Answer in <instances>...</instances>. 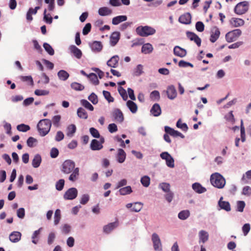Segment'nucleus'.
<instances>
[{"mask_svg":"<svg viewBox=\"0 0 251 251\" xmlns=\"http://www.w3.org/2000/svg\"><path fill=\"white\" fill-rule=\"evenodd\" d=\"M51 126V122L48 119L41 120L37 124V129L40 135L45 136L50 131Z\"/></svg>","mask_w":251,"mask_h":251,"instance_id":"nucleus-1","label":"nucleus"},{"mask_svg":"<svg viewBox=\"0 0 251 251\" xmlns=\"http://www.w3.org/2000/svg\"><path fill=\"white\" fill-rule=\"evenodd\" d=\"M210 182L213 186L219 189L224 188L226 184L225 178L218 173H215L211 175L210 176Z\"/></svg>","mask_w":251,"mask_h":251,"instance_id":"nucleus-2","label":"nucleus"},{"mask_svg":"<svg viewBox=\"0 0 251 251\" xmlns=\"http://www.w3.org/2000/svg\"><path fill=\"white\" fill-rule=\"evenodd\" d=\"M136 32L138 35L142 37H147L155 34V29L150 26H139L136 28Z\"/></svg>","mask_w":251,"mask_h":251,"instance_id":"nucleus-3","label":"nucleus"},{"mask_svg":"<svg viewBox=\"0 0 251 251\" xmlns=\"http://www.w3.org/2000/svg\"><path fill=\"white\" fill-rule=\"evenodd\" d=\"M249 9V2L244 1L238 3L234 8V12L238 15H242L248 11Z\"/></svg>","mask_w":251,"mask_h":251,"instance_id":"nucleus-4","label":"nucleus"},{"mask_svg":"<svg viewBox=\"0 0 251 251\" xmlns=\"http://www.w3.org/2000/svg\"><path fill=\"white\" fill-rule=\"evenodd\" d=\"M242 31L239 29L233 30L227 32L226 35V39L228 43L233 42L241 35Z\"/></svg>","mask_w":251,"mask_h":251,"instance_id":"nucleus-5","label":"nucleus"},{"mask_svg":"<svg viewBox=\"0 0 251 251\" xmlns=\"http://www.w3.org/2000/svg\"><path fill=\"white\" fill-rule=\"evenodd\" d=\"M75 163L73 161L67 160L62 165V171L65 174L71 173L75 168Z\"/></svg>","mask_w":251,"mask_h":251,"instance_id":"nucleus-6","label":"nucleus"},{"mask_svg":"<svg viewBox=\"0 0 251 251\" xmlns=\"http://www.w3.org/2000/svg\"><path fill=\"white\" fill-rule=\"evenodd\" d=\"M160 157L166 161L168 167L173 168L175 167L174 159L173 157L167 151L162 152Z\"/></svg>","mask_w":251,"mask_h":251,"instance_id":"nucleus-7","label":"nucleus"},{"mask_svg":"<svg viewBox=\"0 0 251 251\" xmlns=\"http://www.w3.org/2000/svg\"><path fill=\"white\" fill-rule=\"evenodd\" d=\"M78 192L75 188L69 189L64 195V199L67 200L75 199L77 196Z\"/></svg>","mask_w":251,"mask_h":251,"instance_id":"nucleus-8","label":"nucleus"},{"mask_svg":"<svg viewBox=\"0 0 251 251\" xmlns=\"http://www.w3.org/2000/svg\"><path fill=\"white\" fill-rule=\"evenodd\" d=\"M151 240L153 242L154 249L155 251H161L162 244L158 235L155 233H153L151 237Z\"/></svg>","mask_w":251,"mask_h":251,"instance_id":"nucleus-9","label":"nucleus"},{"mask_svg":"<svg viewBox=\"0 0 251 251\" xmlns=\"http://www.w3.org/2000/svg\"><path fill=\"white\" fill-rule=\"evenodd\" d=\"M165 131L166 133L174 137L179 136L181 138H184V136L181 133L168 126H165Z\"/></svg>","mask_w":251,"mask_h":251,"instance_id":"nucleus-10","label":"nucleus"},{"mask_svg":"<svg viewBox=\"0 0 251 251\" xmlns=\"http://www.w3.org/2000/svg\"><path fill=\"white\" fill-rule=\"evenodd\" d=\"M220 35V31L219 28L216 26L214 27L211 31L210 41L214 43L219 38Z\"/></svg>","mask_w":251,"mask_h":251,"instance_id":"nucleus-11","label":"nucleus"},{"mask_svg":"<svg viewBox=\"0 0 251 251\" xmlns=\"http://www.w3.org/2000/svg\"><path fill=\"white\" fill-rule=\"evenodd\" d=\"M191 21V15L189 13H185L181 15L178 21L183 24L188 25L190 24Z\"/></svg>","mask_w":251,"mask_h":251,"instance_id":"nucleus-12","label":"nucleus"},{"mask_svg":"<svg viewBox=\"0 0 251 251\" xmlns=\"http://www.w3.org/2000/svg\"><path fill=\"white\" fill-rule=\"evenodd\" d=\"M113 117L115 120L120 123H122L124 119V115L121 110L115 109L113 112Z\"/></svg>","mask_w":251,"mask_h":251,"instance_id":"nucleus-13","label":"nucleus"},{"mask_svg":"<svg viewBox=\"0 0 251 251\" xmlns=\"http://www.w3.org/2000/svg\"><path fill=\"white\" fill-rule=\"evenodd\" d=\"M119 61V57L118 55H116L112 56L108 61L107 62V65L112 68H116L118 66V63Z\"/></svg>","mask_w":251,"mask_h":251,"instance_id":"nucleus-14","label":"nucleus"},{"mask_svg":"<svg viewBox=\"0 0 251 251\" xmlns=\"http://www.w3.org/2000/svg\"><path fill=\"white\" fill-rule=\"evenodd\" d=\"M174 53L176 56L183 57L186 56L187 52L185 49L176 46L174 49Z\"/></svg>","mask_w":251,"mask_h":251,"instance_id":"nucleus-15","label":"nucleus"},{"mask_svg":"<svg viewBox=\"0 0 251 251\" xmlns=\"http://www.w3.org/2000/svg\"><path fill=\"white\" fill-rule=\"evenodd\" d=\"M40 6H36L34 9L32 8H29L26 15V19L27 21L29 22L32 21L33 20L32 15H35L37 13V11L40 9Z\"/></svg>","mask_w":251,"mask_h":251,"instance_id":"nucleus-16","label":"nucleus"},{"mask_svg":"<svg viewBox=\"0 0 251 251\" xmlns=\"http://www.w3.org/2000/svg\"><path fill=\"white\" fill-rule=\"evenodd\" d=\"M167 94L169 99L171 100L174 99L177 95L175 87L173 85L170 86L167 90Z\"/></svg>","mask_w":251,"mask_h":251,"instance_id":"nucleus-17","label":"nucleus"},{"mask_svg":"<svg viewBox=\"0 0 251 251\" xmlns=\"http://www.w3.org/2000/svg\"><path fill=\"white\" fill-rule=\"evenodd\" d=\"M92 50L95 52H100L102 49V45L100 41H94L91 45Z\"/></svg>","mask_w":251,"mask_h":251,"instance_id":"nucleus-18","label":"nucleus"},{"mask_svg":"<svg viewBox=\"0 0 251 251\" xmlns=\"http://www.w3.org/2000/svg\"><path fill=\"white\" fill-rule=\"evenodd\" d=\"M70 50L71 53L77 59H80L81 57L82 53L81 50L75 45L71 46L70 47Z\"/></svg>","mask_w":251,"mask_h":251,"instance_id":"nucleus-19","label":"nucleus"},{"mask_svg":"<svg viewBox=\"0 0 251 251\" xmlns=\"http://www.w3.org/2000/svg\"><path fill=\"white\" fill-rule=\"evenodd\" d=\"M120 33L119 32H113L110 36V42L112 46H115L120 39Z\"/></svg>","mask_w":251,"mask_h":251,"instance_id":"nucleus-20","label":"nucleus"},{"mask_svg":"<svg viewBox=\"0 0 251 251\" xmlns=\"http://www.w3.org/2000/svg\"><path fill=\"white\" fill-rule=\"evenodd\" d=\"M231 25L234 27H238L244 25V21L240 18H232L230 21Z\"/></svg>","mask_w":251,"mask_h":251,"instance_id":"nucleus-21","label":"nucleus"},{"mask_svg":"<svg viewBox=\"0 0 251 251\" xmlns=\"http://www.w3.org/2000/svg\"><path fill=\"white\" fill-rule=\"evenodd\" d=\"M21 238V233L18 231H13L9 235V240L13 243L18 242Z\"/></svg>","mask_w":251,"mask_h":251,"instance_id":"nucleus-22","label":"nucleus"},{"mask_svg":"<svg viewBox=\"0 0 251 251\" xmlns=\"http://www.w3.org/2000/svg\"><path fill=\"white\" fill-rule=\"evenodd\" d=\"M116 157L118 162L120 163H123L126 158V153L125 151L123 149H119L118 150V153Z\"/></svg>","mask_w":251,"mask_h":251,"instance_id":"nucleus-23","label":"nucleus"},{"mask_svg":"<svg viewBox=\"0 0 251 251\" xmlns=\"http://www.w3.org/2000/svg\"><path fill=\"white\" fill-rule=\"evenodd\" d=\"M151 113L155 117L158 116L161 114V110L160 106L157 103L154 104L151 109Z\"/></svg>","mask_w":251,"mask_h":251,"instance_id":"nucleus-24","label":"nucleus"},{"mask_svg":"<svg viewBox=\"0 0 251 251\" xmlns=\"http://www.w3.org/2000/svg\"><path fill=\"white\" fill-rule=\"evenodd\" d=\"M112 10L107 7H102L99 8L98 13L101 16H108L111 14Z\"/></svg>","mask_w":251,"mask_h":251,"instance_id":"nucleus-25","label":"nucleus"},{"mask_svg":"<svg viewBox=\"0 0 251 251\" xmlns=\"http://www.w3.org/2000/svg\"><path fill=\"white\" fill-rule=\"evenodd\" d=\"M223 198L221 197L219 201L218 204L221 209H224L226 211H229L231 210L230 205L228 201H222Z\"/></svg>","mask_w":251,"mask_h":251,"instance_id":"nucleus-26","label":"nucleus"},{"mask_svg":"<svg viewBox=\"0 0 251 251\" xmlns=\"http://www.w3.org/2000/svg\"><path fill=\"white\" fill-rule=\"evenodd\" d=\"M193 189L197 193L201 194L206 191L205 188L202 187L199 183H195L192 185Z\"/></svg>","mask_w":251,"mask_h":251,"instance_id":"nucleus-27","label":"nucleus"},{"mask_svg":"<svg viewBox=\"0 0 251 251\" xmlns=\"http://www.w3.org/2000/svg\"><path fill=\"white\" fill-rule=\"evenodd\" d=\"M102 145L99 141L96 139L92 140L91 143V148L92 150H100L102 149Z\"/></svg>","mask_w":251,"mask_h":251,"instance_id":"nucleus-28","label":"nucleus"},{"mask_svg":"<svg viewBox=\"0 0 251 251\" xmlns=\"http://www.w3.org/2000/svg\"><path fill=\"white\" fill-rule=\"evenodd\" d=\"M152 50V46L150 43H146L143 45L141 49L142 52L145 54L150 53Z\"/></svg>","mask_w":251,"mask_h":251,"instance_id":"nucleus-29","label":"nucleus"},{"mask_svg":"<svg viewBox=\"0 0 251 251\" xmlns=\"http://www.w3.org/2000/svg\"><path fill=\"white\" fill-rule=\"evenodd\" d=\"M199 235L200 242H202L203 243H204L208 240L209 235L207 232L202 230L199 232Z\"/></svg>","mask_w":251,"mask_h":251,"instance_id":"nucleus-30","label":"nucleus"},{"mask_svg":"<svg viewBox=\"0 0 251 251\" xmlns=\"http://www.w3.org/2000/svg\"><path fill=\"white\" fill-rule=\"evenodd\" d=\"M117 222L111 223L103 227V230L105 233H108L112 231L114 228L118 226Z\"/></svg>","mask_w":251,"mask_h":251,"instance_id":"nucleus-31","label":"nucleus"},{"mask_svg":"<svg viewBox=\"0 0 251 251\" xmlns=\"http://www.w3.org/2000/svg\"><path fill=\"white\" fill-rule=\"evenodd\" d=\"M127 20V17L124 15L118 16L114 17L112 19V24L114 25H118L121 22L125 21Z\"/></svg>","mask_w":251,"mask_h":251,"instance_id":"nucleus-32","label":"nucleus"},{"mask_svg":"<svg viewBox=\"0 0 251 251\" xmlns=\"http://www.w3.org/2000/svg\"><path fill=\"white\" fill-rule=\"evenodd\" d=\"M72 173L70 176L69 177V179L72 181H75L79 176V168H75L74 169V170L72 172Z\"/></svg>","mask_w":251,"mask_h":251,"instance_id":"nucleus-33","label":"nucleus"},{"mask_svg":"<svg viewBox=\"0 0 251 251\" xmlns=\"http://www.w3.org/2000/svg\"><path fill=\"white\" fill-rule=\"evenodd\" d=\"M126 105L132 113H135L136 112L137 110V106L135 102L129 100L126 102Z\"/></svg>","mask_w":251,"mask_h":251,"instance_id":"nucleus-34","label":"nucleus"},{"mask_svg":"<svg viewBox=\"0 0 251 251\" xmlns=\"http://www.w3.org/2000/svg\"><path fill=\"white\" fill-rule=\"evenodd\" d=\"M41 162V157L39 154H36L34 156L32 161V165L34 168L38 167Z\"/></svg>","mask_w":251,"mask_h":251,"instance_id":"nucleus-35","label":"nucleus"},{"mask_svg":"<svg viewBox=\"0 0 251 251\" xmlns=\"http://www.w3.org/2000/svg\"><path fill=\"white\" fill-rule=\"evenodd\" d=\"M77 116L81 119H86L88 118V114L86 110L82 108L79 107L77 110Z\"/></svg>","mask_w":251,"mask_h":251,"instance_id":"nucleus-36","label":"nucleus"},{"mask_svg":"<svg viewBox=\"0 0 251 251\" xmlns=\"http://www.w3.org/2000/svg\"><path fill=\"white\" fill-rule=\"evenodd\" d=\"M190 211L188 210H184L178 213V217L180 220H185L190 216Z\"/></svg>","mask_w":251,"mask_h":251,"instance_id":"nucleus-37","label":"nucleus"},{"mask_svg":"<svg viewBox=\"0 0 251 251\" xmlns=\"http://www.w3.org/2000/svg\"><path fill=\"white\" fill-rule=\"evenodd\" d=\"M76 129V128L75 125L71 124V125H69L67 127V136H70V137H72L73 136L75 132Z\"/></svg>","mask_w":251,"mask_h":251,"instance_id":"nucleus-38","label":"nucleus"},{"mask_svg":"<svg viewBox=\"0 0 251 251\" xmlns=\"http://www.w3.org/2000/svg\"><path fill=\"white\" fill-rule=\"evenodd\" d=\"M57 75L59 79L64 81L67 80L69 76V74L63 70L59 71Z\"/></svg>","mask_w":251,"mask_h":251,"instance_id":"nucleus-39","label":"nucleus"},{"mask_svg":"<svg viewBox=\"0 0 251 251\" xmlns=\"http://www.w3.org/2000/svg\"><path fill=\"white\" fill-rule=\"evenodd\" d=\"M71 88L75 91H82L84 89V86L80 83L74 82L71 84Z\"/></svg>","mask_w":251,"mask_h":251,"instance_id":"nucleus-40","label":"nucleus"},{"mask_svg":"<svg viewBox=\"0 0 251 251\" xmlns=\"http://www.w3.org/2000/svg\"><path fill=\"white\" fill-rule=\"evenodd\" d=\"M131 192V188L129 186L122 188L119 190V193L121 195H126L127 194H129Z\"/></svg>","mask_w":251,"mask_h":251,"instance_id":"nucleus-41","label":"nucleus"},{"mask_svg":"<svg viewBox=\"0 0 251 251\" xmlns=\"http://www.w3.org/2000/svg\"><path fill=\"white\" fill-rule=\"evenodd\" d=\"M20 79L24 82H27V83H29V84L33 86L34 84L33 80L31 77V76H20Z\"/></svg>","mask_w":251,"mask_h":251,"instance_id":"nucleus-42","label":"nucleus"},{"mask_svg":"<svg viewBox=\"0 0 251 251\" xmlns=\"http://www.w3.org/2000/svg\"><path fill=\"white\" fill-rule=\"evenodd\" d=\"M43 47L46 51L50 55H53L54 54V51L51 46L48 43H45L43 44Z\"/></svg>","mask_w":251,"mask_h":251,"instance_id":"nucleus-43","label":"nucleus"},{"mask_svg":"<svg viewBox=\"0 0 251 251\" xmlns=\"http://www.w3.org/2000/svg\"><path fill=\"white\" fill-rule=\"evenodd\" d=\"M87 77L90 79L91 82L95 85H98L99 81L98 79L97 75L94 73H91Z\"/></svg>","mask_w":251,"mask_h":251,"instance_id":"nucleus-44","label":"nucleus"},{"mask_svg":"<svg viewBox=\"0 0 251 251\" xmlns=\"http://www.w3.org/2000/svg\"><path fill=\"white\" fill-rule=\"evenodd\" d=\"M176 126L178 128L181 129L183 131H187L188 127L186 124L182 123L181 119H179L176 124Z\"/></svg>","mask_w":251,"mask_h":251,"instance_id":"nucleus-45","label":"nucleus"},{"mask_svg":"<svg viewBox=\"0 0 251 251\" xmlns=\"http://www.w3.org/2000/svg\"><path fill=\"white\" fill-rule=\"evenodd\" d=\"M61 120L60 115H55L52 118V122L54 126L58 127L60 126V122Z\"/></svg>","mask_w":251,"mask_h":251,"instance_id":"nucleus-46","label":"nucleus"},{"mask_svg":"<svg viewBox=\"0 0 251 251\" xmlns=\"http://www.w3.org/2000/svg\"><path fill=\"white\" fill-rule=\"evenodd\" d=\"M81 103L84 107L90 111H93L94 110V107L93 105L87 100H81Z\"/></svg>","mask_w":251,"mask_h":251,"instance_id":"nucleus-47","label":"nucleus"},{"mask_svg":"<svg viewBox=\"0 0 251 251\" xmlns=\"http://www.w3.org/2000/svg\"><path fill=\"white\" fill-rule=\"evenodd\" d=\"M141 182L144 187H148L150 184V178L148 176H144L141 178Z\"/></svg>","mask_w":251,"mask_h":251,"instance_id":"nucleus-48","label":"nucleus"},{"mask_svg":"<svg viewBox=\"0 0 251 251\" xmlns=\"http://www.w3.org/2000/svg\"><path fill=\"white\" fill-rule=\"evenodd\" d=\"M18 130L22 132H26L30 129V126L24 124L18 125L17 126Z\"/></svg>","mask_w":251,"mask_h":251,"instance_id":"nucleus-49","label":"nucleus"},{"mask_svg":"<svg viewBox=\"0 0 251 251\" xmlns=\"http://www.w3.org/2000/svg\"><path fill=\"white\" fill-rule=\"evenodd\" d=\"M65 181L63 179H59L55 184V188L58 191H61L64 186Z\"/></svg>","mask_w":251,"mask_h":251,"instance_id":"nucleus-50","label":"nucleus"},{"mask_svg":"<svg viewBox=\"0 0 251 251\" xmlns=\"http://www.w3.org/2000/svg\"><path fill=\"white\" fill-rule=\"evenodd\" d=\"M159 187L165 192L170 191V185L168 183L163 182L159 184Z\"/></svg>","mask_w":251,"mask_h":251,"instance_id":"nucleus-51","label":"nucleus"},{"mask_svg":"<svg viewBox=\"0 0 251 251\" xmlns=\"http://www.w3.org/2000/svg\"><path fill=\"white\" fill-rule=\"evenodd\" d=\"M103 95L104 97V98L109 102H113L114 101V98L111 96V94L110 92L107 91H103Z\"/></svg>","mask_w":251,"mask_h":251,"instance_id":"nucleus-52","label":"nucleus"},{"mask_svg":"<svg viewBox=\"0 0 251 251\" xmlns=\"http://www.w3.org/2000/svg\"><path fill=\"white\" fill-rule=\"evenodd\" d=\"M118 91L123 99L124 100H126L127 99V95L125 89H124L122 86H120L118 88Z\"/></svg>","mask_w":251,"mask_h":251,"instance_id":"nucleus-53","label":"nucleus"},{"mask_svg":"<svg viewBox=\"0 0 251 251\" xmlns=\"http://www.w3.org/2000/svg\"><path fill=\"white\" fill-rule=\"evenodd\" d=\"M37 142V140L36 139L32 137H30L27 140L26 144L29 147L32 148L34 146V144L36 143Z\"/></svg>","mask_w":251,"mask_h":251,"instance_id":"nucleus-54","label":"nucleus"},{"mask_svg":"<svg viewBox=\"0 0 251 251\" xmlns=\"http://www.w3.org/2000/svg\"><path fill=\"white\" fill-rule=\"evenodd\" d=\"M142 208V204L141 202H135L133 204V206L131 209L132 211L139 212Z\"/></svg>","mask_w":251,"mask_h":251,"instance_id":"nucleus-55","label":"nucleus"},{"mask_svg":"<svg viewBox=\"0 0 251 251\" xmlns=\"http://www.w3.org/2000/svg\"><path fill=\"white\" fill-rule=\"evenodd\" d=\"M143 73V66L141 64L138 65L135 69L134 75L135 76H139Z\"/></svg>","mask_w":251,"mask_h":251,"instance_id":"nucleus-56","label":"nucleus"},{"mask_svg":"<svg viewBox=\"0 0 251 251\" xmlns=\"http://www.w3.org/2000/svg\"><path fill=\"white\" fill-rule=\"evenodd\" d=\"M47 10L45 9L44 12V20L47 24H50L52 22V18L50 14H46Z\"/></svg>","mask_w":251,"mask_h":251,"instance_id":"nucleus-57","label":"nucleus"},{"mask_svg":"<svg viewBox=\"0 0 251 251\" xmlns=\"http://www.w3.org/2000/svg\"><path fill=\"white\" fill-rule=\"evenodd\" d=\"M88 99L93 104H96L98 102V99L97 96L94 93H92L89 97Z\"/></svg>","mask_w":251,"mask_h":251,"instance_id":"nucleus-58","label":"nucleus"},{"mask_svg":"<svg viewBox=\"0 0 251 251\" xmlns=\"http://www.w3.org/2000/svg\"><path fill=\"white\" fill-rule=\"evenodd\" d=\"M150 98L153 100H158L160 98V94L158 91L154 90L150 94Z\"/></svg>","mask_w":251,"mask_h":251,"instance_id":"nucleus-59","label":"nucleus"},{"mask_svg":"<svg viewBox=\"0 0 251 251\" xmlns=\"http://www.w3.org/2000/svg\"><path fill=\"white\" fill-rule=\"evenodd\" d=\"M34 94L37 96H46L49 94V91L46 90L36 89Z\"/></svg>","mask_w":251,"mask_h":251,"instance_id":"nucleus-60","label":"nucleus"},{"mask_svg":"<svg viewBox=\"0 0 251 251\" xmlns=\"http://www.w3.org/2000/svg\"><path fill=\"white\" fill-rule=\"evenodd\" d=\"M196 28L199 32H202L204 29V25L202 22H197L196 24Z\"/></svg>","mask_w":251,"mask_h":251,"instance_id":"nucleus-61","label":"nucleus"},{"mask_svg":"<svg viewBox=\"0 0 251 251\" xmlns=\"http://www.w3.org/2000/svg\"><path fill=\"white\" fill-rule=\"evenodd\" d=\"M91 29V25L90 23H87L86 24L84 28H83L82 33L83 35H86L89 33Z\"/></svg>","mask_w":251,"mask_h":251,"instance_id":"nucleus-62","label":"nucleus"},{"mask_svg":"<svg viewBox=\"0 0 251 251\" xmlns=\"http://www.w3.org/2000/svg\"><path fill=\"white\" fill-rule=\"evenodd\" d=\"M90 132L94 137L97 138L100 137V133L97 129L94 127H91L90 128Z\"/></svg>","mask_w":251,"mask_h":251,"instance_id":"nucleus-63","label":"nucleus"},{"mask_svg":"<svg viewBox=\"0 0 251 251\" xmlns=\"http://www.w3.org/2000/svg\"><path fill=\"white\" fill-rule=\"evenodd\" d=\"M108 129L110 133H114L118 130L117 126L115 124H110L108 125Z\"/></svg>","mask_w":251,"mask_h":251,"instance_id":"nucleus-64","label":"nucleus"}]
</instances>
